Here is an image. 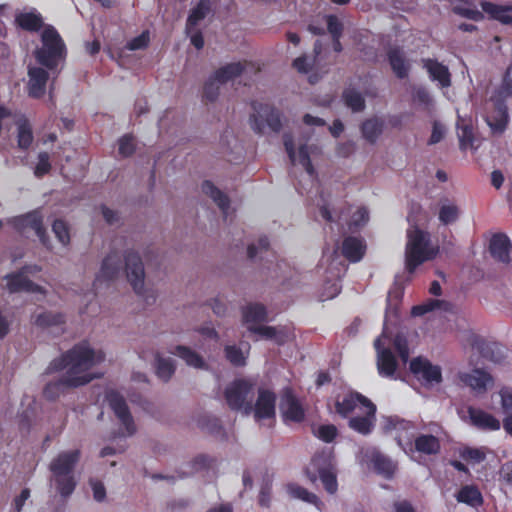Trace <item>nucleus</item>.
Here are the masks:
<instances>
[{
  "instance_id": "32",
  "label": "nucleus",
  "mask_w": 512,
  "mask_h": 512,
  "mask_svg": "<svg viewBox=\"0 0 512 512\" xmlns=\"http://www.w3.org/2000/svg\"><path fill=\"white\" fill-rule=\"evenodd\" d=\"M248 329L250 332L258 334L265 339L274 340L278 345H283L289 340V334L285 329L256 325H251Z\"/></svg>"
},
{
  "instance_id": "62",
  "label": "nucleus",
  "mask_w": 512,
  "mask_h": 512,
  "mask_svg": "<svg viewBox=\"0 0 512 512\" xmlns=\"http://www.w3.org/2000/svg\"><path fill=\"white\" fill-rule=\"evenodd\" d=\"M271 493H272V481L267 480L261 486L259 495H258V503L262 507L268 508L271 502Z\"/></svg>"
},
{
  "instance_id": "24",
  "label": "nucleus",
  "mask_w": 512,
  "mask_h": 512,
  "mask_svg": "<svg viewBox=\"0 0 512 512\" xmlns=\"http://www.w3.org/2000/svg\"><path fill=\"white\" fill-rule=\"evenodd\" d=\"M366 251V245L363 239L355 236L344 238L341 247L342 255L350 262L356 263L360 261Z\"/></svg>"
},
{
  "instance_id": "33",
  "label": "nucleus",
  "mask_w": 512,
  "mask_h": 512,
  "mask_svg": "<svg viewBox=\"0 0 512 512\" xmlns=\"http://www.w3.org/2000/svg\"><path fill=\"white\" fill-rule=\"evenodd\" d=\"M481 7L492 19L501 22L504 25L512 24V6H500L491 2L483 1Z\"/></svg>"
},
{
  "instance_id": "50",
  "label": "nucleus",
  "mask_w": 512,
  "mask_h": 512,
  "mask_svg": "<svg viewBox=\"0 0 512 512\" xmlns=\"http://www.w3.org/2000/svg\"><path fill=\"white\" fill-rule=\"evenodd\" d=\"M118 152L122 157L133 155L136 149L135 138L132 134H125L118 140Z\"/></svg>"
},
{
  "instance_id": "29",
  "label": "nucleus",
  "mask_w": 512,
  "mask_h": 512,
  "mask_svg": "<svg viewBox=\"0 0 512 512\" xmlns=\"http://www.w3.org/2000/svg\"><path fill=\"white\" fill-rule=\"evenodd\" d=\"M456 499L460 503L477 508L483 505L484 499L481 491L476 485H464L456 494Z\"/></svg>"
},
{
  "instance_id": "61",
  "label": "nucleus",
  "mask_w": 512,
  "mask_h": 512,
  "mask_svg": "<svg viewBox=\"0 0 512 512\" xmlns=\"http://www.w3.org/2000/svg\"><path fill=\"white\" fill-rule=\"evenodd\" d=\"M150 41L149 32L144 31L140 35L127 42L126 48L130 51L145 49Z\"/></svg>"
},
{
  "instance_id": "42",
  "label": "nucleus",
  "mask_w": 512,
  "mask_h": 512,
  "mask_svg": "<svg viewBox=\"0 0 512 512\" xmlns=\"http://www.w3.org/2000/svg\"><path fill=\"white\" fill-rule=\"evenodd\" d=\"M66 322L65 315L60 312L45 311L35 318V324L41 328L58 327Z\"/></svg>"
},
{
  "instance_id": "4",
  "label": "nucleus",
  "mask_w": 512,
  "mask_h": 512,
  "mask_svg": "<svg viewBox=\"0 0 512 512\" xmlns=\"http://www.w3.org/2000/svg\"><path fill=\"white\" fill-rule=\"evenodd\" d=\"M80 458L81 451L79 449L63 451L49 464L56 490L63 498L71 496L76 488L77 482L73 472Z\"/></svg>"
},
{
  "instance_id": "41",
  "label": "nucleus",
  "mask_w": 512,
  "mask_h": 512,
  "mask_svg": "<svg viewBox=\"0 0 512 512\" xmlns=\"http://www.w3.org/2000/svg\"><path fill=\"white\" fill-rule=\"evenodd\" d=\"M342 99L345 105L353 112H362L366 107L364 97L354 88L349 87L344 89Z\"/></svg>"
},
{
  "instance_id": "44",
  "label": "nucleus",
  "mask_w": 512,
  "mask_h": 512,
  "mask_svg": "<svg viewBox=\"0 0 512 512\" xmlns=\"http://www.w3.org/2000/svg\"><path fill=\"white\" fill-rule=\"evenodd\" d=\"M32 127L27 119L18 123L17 144L20 149L27 150L33 142Z\"/></svg>"
},
{
  "instance_id": "9",
  "label": "nucleus",
  "mask_w": 512,
  "mask_h": 512,
  "mask_svg": "<svg viewBox=\"0 0 512 512\" xmlns=\"http://www.w3.org/2000/svg\"><path fill=\"white\" fill-rule=\"evenodd\" d=\"M9 224L20 233L27 229L34 230L42 245L47 249H51L50 240L43 225V217L39 211L34 210L15 216L9 220Z\"/></svg>"
},
{
  "instance_id": "39",
  "label": "nucleus",
  "mask_w": 512,
  "mask_h": 512,
  "mask_svg": "<svg viewBox=\"0 0 512 512\" xmlns=\"http://www.w3.org/2000/svg\"><path fill=\"white\" fill-rule=\"evenodd\" d=\"M211 8L209 0H200L188 15L186 21V32L190 34L195 26L203 20Z\"/></svg>"
},
{
  "instance_id": "28",
  "label": "nucleus",
  "mask_w": 512,
  "mask_h": 512,
  "mask_svg": "<svg viewBox=\"0 0 512 512\" xmlns=\"http://www.w3.org/2000/svg\"><path fill=\"white\" fill-rule=\"evenodd\" d=\"M318 461H319V459L314 457L312 459V465L314 467H317L319 478H320L325 490L330 494L336 493V491L338 489V482H337V476H336L334 467L330 463H328L324 467H318V464H317Z\"/></svg>"
},
{
  "instance_id": "19",
  "label": "nucleus",
  "mask_w": 512,
  "mask_h": 512,
  "mask_svg": "<svg viewBox=\"0 0 512 512\" xmlns=\"http://www.w3.org/2000/svg\"><path fill=\"white\" fill-rule=\"evenodd\" d=\"M489 251L495 260L508 264L512 251V244L508 236L504 233L494 234L490 239Z\"/></svg>"
},
{
  "instance_id": "18",
  "label": "nucleus",
  "mask_w": 512,
  "mask_h": 512,
  "mask_svg": "<svg viewBox=\"0 0 512 512\" xmlns=\"http://www.w3.org/2000/svg\"><path fill=\"white\" fill-rule=\"evenodd\" d=\"M365 458L373 466L377 474L382 475L386 479L393 477L397 466L389 457L372 448L365 452Z\"/></svg>"
},
{
  "instance_id": "34",
  "label": "nucleus",
  "mask_w": 512,
  "mask_h": 512,
  "mask_svg": "<svg viewBox=\"0 0 512 512\" xmlns=\"http://www.w3.org/2000/svg\"><path fill=\"white\" fill-rule=\"evenodd\" d=\"M201 190L205 195L209 196L217 204V206L222 210L224 214L227 213V210L230 207V199L225 193L218 189L209 180H205L202 183Z\"/></svg>"
},
{
  "instance_id": "48",
  "label": "nucleus",
  "mask_w": 512,
  "mask_h": 512,
  "mask_svg": "<svg viewBox=\"0 0 512 512\" xmlns=\"http://www.w3.org/2000/svg\"><path fill=\"white\" fill-rule=\"evenodd\" d=\"M459 217V209L454 204H444L439 210V220L442 224L448 225L455 222Z\"/></svg>"
},
{
  "instance_id": "15",
  "label": "nucleus",
  "mask_w": 512,
  "mask_h": 512,
  "mask_svg": "<svg viewBox=\"0 0 512 512\" xmlns=\"http://www.w3.org/2000/svg\"><path fill=\"white\" fill-rule=\"evenodd\" d=\"M5 278L7 280L6 286L10 293H17L22 291L39 294L46 293V290L42 286L31 281L21 270L18 272L10 273L6 275Z\"/></svg>"
},
{
  "instance_id": "6",
  "label": "nucleus",
  "mask_w": 512,
  "mask_h": 512,
  "mask_svg": "<svg viewBox=\"0 0 512 512\" xmlns=\"http://www.w3.org/2000/svg\"><path fill=\"white\" fill-rule=\"evenodd\" d=\"M255 384L247 379H236L224 391V397L229 408L233 411H242L249 415L253 410Z\"/></svg>"
},
{
  "instance_id": "53",
  "label": "nucleus",
  "mask_w": 512,
  "mask_h": 512,
  "mask_svg": "<svg viewBox=\"0 0 512 512\" xmlns=\"http://www.w3.org/2000/svg\"><path fill=\"white\" fill-rule=\"evenodd\" d=\"M270 244L269 240L266 236L260 237L258 240V244H250L247 248V256L249 259H254L258 253L261 255L263 253L267 254L270 252Z\"/></svg>"
},
{
  "instance_id": "59",
  "label": "nucleus",
  "mask_w": 512,
  "mask_h": 512,
  "mask_svg": "<svg viewBox=\"0 0 512 512\" xmlns=\"http://www.w3.org/2000/svg\"><path fill=\"white\" fill-rule=\"evenodd\" d=\"M452 10L455 14L474 21H480L484 18L483 13L475 8H470L463 5H456L453 7Z\"/></svg>"
},
{
  "instance_id": "47",
  "label": "nucleus",
  "mask_w": 512,
  "mask_h": 512,
  "mask_svg": "<svg viewBox=\"0 0 512 512\" xmlns=\"http://www.w3.org/2000/svg\"><path fill=\"white\" fill-rule=\"evenodd\" d=\"M226 359L236 367H241L246 364V356L242 350L236 345H227L224 348Z\"/></svg>"
},
{
  "instance_id": "27",
  "label": "nucleus",
  "mask_w": 512,
  "mask_h": 512,
  "mask_svg": "<svg viewBox=\"0 0 512 512\" xmlns=\"http://www.w3.org/2000/svg\"><path fill=\"white\" fill-rule=\"evenodd\" d=\"M250 64L248 61L229 63L217 69L213 76L217 82L224 84L240 76Z\"/></svg>"
},
{
  "instance_id": "11",
  "label": "nucleus",
  "mask_w": 512,
  "mask_h": 512,
  "mask_svg": "<svg viewBox=\"0 0 512 512\" xmlns=\"http://www.w3.org/2000/svg\"><path fill=\"white\" fill-rule=\"evenodd\" d=\"M105 398L116 417L125 427L128 436L136 432V426L124 397L116 390L106 392Z\"/></svg>"
},
{
  "instance_id": "51",
  "label": "nucleus",
  "mask_w": 512,
  "mask_h": 512,
  "mask_svg": "<svg viewBox=\"0 0 512 512\" xmlns=\"http://www.w3.org/2000/svg\"><path fill=\"white\" fill-rule=\"evenodd\" d=\"M51 168L49 154L47 152H40L38 154V162L34 169V175L37 178H42L50 172Z\"/></svg>"
},
{
  "instance_id": "26",
  "label": "nucleus",
  "mask_w": 512,
  "mask_h": 512,
  "mask_svg": "<svg viewBox=\"0 0 512 512\" xmlns=\"http://www.w3.org/2000/svg\"><path fill=\"white\" fill-rule=\"evenodd\" d=\"M472 345L482 357L492 362L499 363L503 359L502 349L495 342H488L481 337H475Z\"/></svg>"
},
{
  "instance_id": "40",
  "label": "nucleus",
  "mask_w": 512,
  "mask_h": 512,
  "mask_svg": "<svg viewBox=\"0 0 512 512\" xmlns=\"http://www.w3.org/2000/svg\"><path fill=\"white\" fill-rule=\"evenodd\" d=\"M287 492L291 497L300 499L304 502L315 505L319 510L323 506L322 501L318 498V496L314 493L309 492L306 488L290 483L287 485Z\"/></svg>"
},
{
  "instance_id": "3",
  "label": "nucleus",
  "mask_w": 512,
  "mask_h": 512,
  "mask_svg": "<svg viewBox=\"0 0 512 512\" xmlns=\"http://www.w3.org/2000/svg\"><path fill=\"white\" fill-rule=\"evenodd\" d=\"M356 410L363 413L362 416L350 417L348 426L362 435L370 434L376 422V405L357 391H350L342 398L335 401V412L342 418H348Z\"/></svg>"
},
{
  "instance_id": "45",
  "label": "nucleus",
  "mask_w": 512,
  "mask_h": 512,
  "mask_svg": "<svg viewBox=\"0 0 512 512\" xmlns=\"http://www.w3.org/2000/svg\"><path fill=\"white\" fill-rule=\"evenodd\" d=\"M175 363L171 358L156 357V374L157 376L167 382L175 373Z\"/></svg>"
},
{
  "instance_id": "60",
  "label": "nucleus",
  "mask_w": 512,
  "mask_h": 512,
  "mask_svg": "<svg viewBox=\"0 0 512 512\" xmlns=\"http://www.w3.org/2000/svg\"><path fill=\"white\" fill-rule=\"evenodd\" d=\"M413 102L428 109L432 105V97L425 87H417L413 91Z\"/></svg>"
},
{
  "instance_id": "64",
  "label": "nucleus",
  "mask_w": 512,
  "mask_h": 512,
  "mask_svg": "<svg viewBox=\"0 0 512 512\" xmlns=\"http://www.w3.org/2000/svg\"><path fill=\"white\" fill-rule=\"evenodd\" d=\"M283 144L291 164L294 165L296 163V150L294 137L291 133L286 132L283 134Z\"/></svg>"
},
{
  "instance_id": "10",
  "label": "nucleus",
  "mask_w": 512,
  "mask_h": 512,
  "mask_svg": "<svg viewBox=\"0 0 512 512\" xmlns=\"http://www.w3.org/2000/svg\"><path fill=\"white\" fill-rule=\"evenodd\" d=\"M416 426L413 422L402 419L398 416H389L385 419L384 430L386 432L395 431V440L403 449L412 450V439Z\"/></svg>"
},
{
  "instance_id": "20",
  "label": "nucleus",
  "mask_w": 512,
  "mask_h": 512,
  "mask_svg": "<svg viewBox=\"0 0 512 512\" xmlns=\"http://www.w3.org/2000/svg\"><path fill=\"white\" fill-rule=\"evenodd\" d=\"M422 65L432 81H437L443 88L451 85V74L446 65L432 58L422 59Z\"/></svg>"
},
{
  "instance_id": "23",
  "label": "nucleus",
  "mask_w": 512,
  "mask_h": 512,
  "mask_svg": "<svg viewBox=\"0 0 512 512\" xmlns=\"http://www.w3.org/2000/svg\"><path fill=\"white\" fill-rule=\"evenodd\" d=\"M468 414L472 424L481 430L496 431L501 427L500 421L484 410L469 407Z\"/></svg>"
},
{
  "instance_id": "55",
  "label": "nucleus",
  "mask_w": 512,
  "mask_h": 512,
  "mask_svg": "<svg viewBox=\"0 0 512 512\" xmlns=\"http://www.w3.org/2000/svg\"><path fill=\"white\" fill-rule=\"evenodd\" d=\"M498 94L504 98L512 96V62L503 75L502 82L498 88Z\"/></svg>"
},
{
  "instance_id": "30",
  "label": "nucleus",
  "mask_w": 512,
  "mask_h": 512,
  "mask_svg": "<svg viewBox=\"0 0 512 512\" xmlns=\"http://www.w3.org/2000/svg\"><path fill=\"white\" fill-rule=\"evenodd\" d=\"M457 135L459 138V148L463 151L468 148L473 149L475 140L474 128L470 121L458 116L457 123Z\"/></svg>"
},
{
  "instance_id": "37",
  "label": "nucleus",
  "mask_w": 512,
  "mask_h": 512,
  "mask_svg": "<svg viewBox=\"0 0 512 512\" xmlns=\"http://www.w3.org/2000/svg\"><path fill=\"white\" fill-rule=\"evenodd\" d=\"M242 316L247 324L261 323L267 320V310L263 304L250 303L242 309Z\"/></svg>"
},
{
  "instance_id": "12",
  "label": "nucleus",
  "mask_w": 512,
  "mask_h": 512,
  "mask_svg": "<svg viewBox=\"0 0 512 512\" xmlns=\"http://www.w3.org/2000/svg\"><path fill=\"white\" fill-rule=\"evenodd\" d=\"M276 394L268 389L260 388L252 412L256 421L275 419Z\"/></svg>"
},
{
  "instance_id": "63",
  "label": "nucleus",
  "mask_w": 512,
  "mask_h": 512,
  "mask_svg": "<svg viewBox=\"0 0 512 512\" xmlns=\"http://www.w3.org/2000/svg\"><path fill=\"white\" fill-rule=\"evenodd\" d=\"M501 406L507 415L512 414V387H503L499 391Z\"/></svg>"
},
{
  "instance_id": "21",
  "label": "nucleus",
  "mask_w": 512,
  "mask_h": 512,
  "mask_svg": "<svg viewBox=\"0 0 512 512\" xmlns=\"http://www.w3.org/2000/svg\"><path fill=\"white\" fill-rule=\"evenodd\" d=\"M508 108L503 101L494 104L492 113L486 117V123L494 134H502L508 124Z\"/></svg>"
},
{
  "instance_id": "31",
  "label": "nucleus",
  "mask_w": 512,
  "mask_h": 512,
  "mask_svg": "<svg viewBox=\"0 0 512 512\" xmlns=\"http://www.w3.org/2000/svg\"><path fill=\"white\" fill-rule=\"evenodd\" d=\"M434 310H442L444 312H453L454 305L446 300L439 299H428L425 302L415 305L411 309V314L413 316H423L428 312Z\"/></svg>"
},
{
  "instance_id": "1",
  "label": "nucleus",
  "mask_w": 512,
  "mask_h": 512,
  "mask_svg": "<svg viewBox=\"0 0 512 512\" xmlns=\"http://www.w3.org/2000/svg\"><path fill=\"white\" fill-rule=\"evenodd\" d=\"M104 359V353L96 352L87 342L76 344L61 357L50 362L46 370L47 373L63 369H67V371L59 380L50 382L44 387V397L48 400H55L65 389L83 386L99 377L89 371Z\"/></svg>"
},
{
  "instance_id": "46",
  "label": "nucleus",
  "mask_w": 512,
  "mask_h": 512,
  "mask_svg": "<svg viewBox=\"0 0 512 512\" xmlns=\"http://www.w3.org/2000/svg\"><path fill=\"white\" fill-rule=\"evenodd\" d=\"M460 456L467 462L479 464L486 459V449L465 447L460 451Z\"/></svg>"
},
{
  "instance_id": "16",
  "label": "nucleus",
  "mask_w": 512,
  "mask_h": 512,
  "mask_svg": "<svg viewBox=\"0 0 512 512\" xmlns=\"http://www.w3.org/2000/svg\"><path fill=\"white\" fill-rule=\"evenodd\" d=\"M280 409L285 421L301 423L305 419V410L291 391H287L283 395Z\"/></svg>"
},
{
  "instance_id": "38",
  "label": "nucleus",
  "mask_w": 512,
  "mask_h": 512,
  "mask_svg": "<svg viewBox=\"0 0 512 512\" xmlns=\"http://www.w3.org/2000/svg\"><path fill=\"white\" fill-rule=\"evenodd\" d=\"M390 66L399 79H404L409 73V64L399 49H392L388 52Z\"/></svg>"
},
{
  "instance_id": "52",
  "label": "nucleus",
  "mask_w": 512,
  "mask_h": 512,
  "mask_svg": "<svg viewBox=\"0 0 512 512\" xmlns=\"http://www.w3.org/2000/svg\"><path fill=\"white\" fill-rule=\"evenodd\" d=\"M298 162L303 166L307 174L314 176L316 174L314 166L310 159L309 149L306 144L300 145L298 148Z\"/></svg>"
},
{
  "instance_id": "36",
  "label": "nucleus",
  "mask_w": 512,
  "mask_h": 512,
  "mask_svg": "<svg viewBox=\"0 0 512 512\" xmlns=\"http://www.w3.org/2000/svg\"><path fill=\"white\" fill-rule=\"evenodd\" d=\"M384 129V121L380 118L373 117L365 120L361 125V133L363 137L370 143H375Z\"/></svg>"
},
{
  "instance_id": "49",
  "label": "nucleus",
  "mask_w": 512,
  "mask_h": 512,
  "mask_svg": "<svg viewBox=\"0 0 512 512\" xmlns=\"http://www.w3.org/2000/svg\"><path fill=\"white\" fill-rule=\"evenodd\" d=\"M52 231L61 244L67 246L70 243L69 227L64 220L56 219L52 224Z\"/></svg>"
},
{
  "instance_id": "35",
  "label": "nucleus",
  "mask_w": 512,
  "mask_h": 512,
  "mask_svg": "<svg viewBox=\"0 0 512 512\" xmlns=\"http://www.w3.org/2000/svg\"><path fill=\"white\" fill-rule=\"evenodd\" d=\"M17 25L29 32H38L44 25L41 14L34 12L20 13L16 16Z\"/></svg>"
},
{
  "instance_id": "22",
  "label": "nucleus",
  "mask_w": 512,
  "mask_h": 512,
  "mask_svg": "<svg viewBox=\"0 0 512 512\" xmlns=\"http://www.w3.org/2000/svg\"><path fill=\"white\" fill-rule=\"evenodd\" d=\"M461 381L471 389L483 393L487 386L493 383V377L483 369H474L460 376Z\"/></svg>"
},
{
  "instance_id": "43",
  "label": "nucleus",
  "mask_w": 512,
  "mask_h": 512,
  "mask_svg": "<svg viewBox=\"0 0 512 512\" xmlns=\"http://www.w3.org/2000/svg\"><path fill=\"white\" fill-rule=\"evenodd\" d=\"M173 353L183 359L186 364L191 367L201 369L206 366L204 359L187 346L178 345L175 347Z\"/></svg>"
},
{
  "instance_id": "17",
  "label": "nucleus",
  "mask_w": 512,
  "mask_h": 512,
  "mask_svg": "<svg viewBox=\"0 0 512 512\" xmlns=\"http://www.w3.org/2000/svg\"><path fill=\"white\" fill-rule=\"evenodd\" d=\"M29 81L27 85L28 95L34 99H40L46 92L49 73L42 67H30L28 69Z\"/></svg>"
},
{
  "instance_id": "8",
  "label": "nucleus",
  "mask_w": 512,
  "mask_h": 512,
  "mask_svg": "<svg viewBox=\"0 0 512 512\" xmlns=\"http://www.w3.org/2000/svg\"><path fill=\"white\" fill-rule=\"evenodd\" d=\"M407 237L405 264L406 270L413 273L419 265L429 259L427 256L429 239L427 234L419 228L408 231Z\"/></svg>"
},
{
  "instance_id": "5",
  "label": "nucleus",
  "mask_w": 512,
  "mask_h": 512,
  "mask_svg": "<svg viewBox=\"0 0 512 512\" xmlns=\"http://www.w3.org/2000/svg\"><path fill=\"white\" fill-rule=\"evenodd\" d=\"M37 63L51 72H57L58 66L63 64L67 57L66 45L58 33L51 25L44 28L41 33V47L34 52Z\"/></svg>"
},
{
  "instance_id": "25",
  "label": "nucleus",
  "mask_w": 512,
  "mask_h": 512,
  "mask_svg": "<svg viewBox=\"0 0 512 512\" xmlns=\"http://www.w3.org/2000/svg\"><path fill=\"white\" fill-rule=\"evenodd\" d=\"M441 450L438 437L432 434H420L412 441V450L424 455H436Z\"/></svg>"
},
{
  "instance_id": "2",
  "label": "nucleus",
  "mask_w": 512,
  "mask_h": 512,
  "mask_svg": "<svg viewBox=\"0 0 512 512\" xmlns=\"http://www.w3.org/2000/svg\"><path fill=\"white\" fill-rule=\"evenodd\" d=\"M125 270L126 278L131 284L135 293L145 298L147 304L154 303L156 296L146 294L144 289L145 271L141 257L137 252L127 251L124 255V266L121 256L117 252L109 253L102 261L101 269L94 281L97 287L102 281H111L118 277L120 272Z\"/></svg>"
},
{
  "instance_id": "14",
  "label": "nucleus",
  "mask_w": 512,
  "mask_h": 512,
  "mask_svg": "<svg viewBox=\"0 0 512 512\" xmlns=\"http://www.w3.org/2000/svg\"><path fill=\"white\" fill-rule=\"evenodd\" d=\"M374 347L377 351V369L382 377H394L398 368V362L392 351L389 348H384L382 338L378 337L374 342Z\"/></svg>"
},
{
  "instance_id": "58",
  "label": "nucleus",
  "mask_w": 512,
  "mask_h": 512,
  "mask_svg": "<svg viewBox=\"0 0 512 512\" xmlns=\"http://www.w3.org/2000/svg\"><path fill=\"white\" fill-rule=\"evenodd\" d=\"M393 346L403 363H406L409 359V347L407 339L403 335L397 334L394 337Z\"/></svg>"
},
{
  "instance_id": "56",
  "label": "nucleus",
  "mask_w": 512,
  "mask_h": 512,
  "mask_svg": "<svg viewBox=\"0 0 512 512\" xmlns=\"http://www.w3.org/2000/svg\"><path fill=\"white\" fill-rule=\"evenodd\" d=\"M219 84L214 76L210 77L204 84L203 98L209 102L215 101L219 95Z\"/></svg>"
},
{
  "instance_id": "57",
  "label": "nucleus",
  "mask_w": 512,
  "mask_h": 512,
  "mask_svg": "<svg viewBox=\"0 0 512 512\" xmlns=\"http://www.w3.org/2000/svg\"><path fill=\"white\" fill-rule=\"evenodd\" d=\"M325 20L327 23V30L332 38H341L343 33V24L336 15H326Z\"/></svg>"
},
{
  "instance_id": "7",
  "label": "nucleus",
  "mask_w": 512,
  "mask_h": 512,
  "mask_svg": "<svg viewBox=\"0 0 512 512\" xmlns=\"http://www.w3.org/2000/svg\"><path fill=\"white\" fill-rule=\"evenodd\" d=\"M251 107L254 112L250 116V123L256 133L263 134L266 127L275 133L281 130V113L278 109L258 101H252Z\"/></svg>"
},
{
  "instance_id": "13",
  "label": "nucleus",
  "mask_w": 512,
  "mask_h": 512,
  "mask_svg": "<svg viewBox=\"0 0 512 512\" xmlns=\"http://www.w3.org/2000/svg\"><path fill=\"white\" fill-rule=\"evenodd\" d=\"M410 371L417 378L423 379L426 383H441L442 371L440 366L433 365L429 360L416 357L410 362Z\"/></svg>"
},
{
  "instance_id": "54",
  "label": "nucleus",
  "mask_w": 512,
  "mask_h": 512,
  "mask_svg": "<svg viewBox=\"0 0 512 512\" xmlns=\"http://www.w3.org/2000/svg\"><path fill=\"white\" fill-rule=\"evenodd\" d=\"M337 434L338 430L333 424L320 425L315 432V436L326 443H331L334 441Z\"/></svg>"
}]
</instances>
